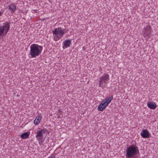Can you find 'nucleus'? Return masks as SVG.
I'll return each instance as SVG.
<instances>
[{
  "label": "nucleus",
  "mask_w": 158,
  "mask_h": 158,
  "mask_svg": "<svg viewBox=\"0 0 158 158\" xmlns=\"http://www.w3.org/2000/svg\"><path fill=\"white\" fill-rule=\"evenodd\" d=\"M109 80V75L105 74L102 76L100 77L98 80V85L99 87L104 88L105 87Z\"/></svg>",
  "instance_id": "4"
},
{
  "label": "nucleus",
  "mask_w": 158,
  "mask_h": 158,
  "mask_svg": "<svg viewBox=\"0 0 158 158\" xmlns=\"http://www.w3.org/2000/svg\"><path fill=\"white\" fill-rule=\"evenodd\" d=\"M42 118V117L40 115L37 116L34 121V124L36 125H38L40 122Z\"/></svg>",
  "instance_id": "12"
},
{
  "label": "nucleus",
  "mask_w": 158,
  "mask_h": 158,
  "mask_svg": "<svg viewBox=\"0 0 158 158\" xmlns=\"http://www.w3.org/2000/svg\"><path fill=\"white\" fill-rule=\"evenodd\" d=\"M71 44V42L70 40L68 39L65 40L63 43V48L64 49H65L68 47H70Z\"/></svg>",
  "instance_id": "11"
},
{
  "label": "nucleus",
  "mask_w": 158,
  "mask_h": 158,
  "mask_svg": "<svg viewBox=\"0 0 158 158\" xmlns=\"http://www.w3.org/2000/svg\"><path fill=\"white\" fill-rule=\"evenodd\" d=\"M126 158H136L137 155L139 154L137 147L134 145H131L128 147L126 150Z\"/></svg>",
  "instance_id": "1"
},
{
  "label": "nucleus",
  "mask_w": 158,
  "mask_h": 158,
  "mask_svg": "<svg viewBox=\"0 0 158 158\" xmlns=\"http://www.w3.org/2000/svg\"><path fill=\"white\" fill-rule=\"evenodd\" d=\"M150 133L148 132L147 130L145 129L143 130L141 133V136L143 138H148L149 137Z\"/></svg>",
  "instance_id": "9"
},
{
  "label": "nucleus",
  "mask_w": 158,
  "mask_h": 158,
  "mask_svg": "<svg viewBox=\"0 0 158 158\" xmlns=\"http://www.w3.org/2000/svg\"><path fill=\"white\" fill-rule=\"evenodd\" d=\"M45 129H41L39 128L37 130L36 135V137L39 141V143L42 141V139L43 138V134H45L47 131Z\"/></svg>",
  "instance_id": "6"
},
{
  "label": "nucleus",
  "mask_w": 158,
  "mask_h": 158,
  "mask_svg": "<svg viewBox=\"0 0 158 158\" xmlns=\"http://www.w3.org/2000/svg\"><path fill=\"white\" fill-rule=\"evenodd\" d=\"M12 11L13 12H14L15 10H12Z\"/></svg>",
  "instance_id": "16"
},
{
  "label": "nucleus",
  "mask_w": 158,
  "mask_h": 158,
  "mask_svg": "<svg viewBox=\"0 0 158 158\" xmlns=\"http://www.w3.org/2000/svg\"><path fill=\"white\" fill-rule=\"evenodd\" d=\"M29 135V134L27 132H25L21 135V138L23 139L27 138Z\"/></svg>",
  "instance_id": "13"
},
{
  "label": "nucleus",
  "mask_w": 158,
  "mask_h": 158,
  "mask_svg": "<svg viewBox=\"0 0 158 158\" xmlns=\"http://www.w3.org/2000/svg\"><path fill=\"white\" fill-rule=\"evenodd\" d=\"M152 30L151 27L150 26H147L145 27L142 31V34L144 37L149 38L151 36Z\"/></svg>",
  "instance_id": "8"
},
{
  "label": "nucleus",
  "mask_w": 158,
  "mask_h": 158,
  "mask_svg": "<svg viewBox=\"0 0 158 158\" xmlns=\"http://www.w3.org/2000/svg\"><path fill=\"white\" fill-rule=\"evenodd\" d=\"M147 105L148 108L153 110L155 109L157 107V105L154 102H148Z\"/></svg>",
  "instance_id": "10"
},
{
  "label": "nucleus",
  "mask_w": 158,
  "mask_h": 158,
  "mask_svg": "<svg viewBox=\"0 0 158 158\" xmlns=\"http://www.w3.org/2000/svg\"><path fill=\"white\" fill-rule=\"evenodd\" d=\"M8 8L10 10H15L16 7L14 4H12L8 7Z\"/></svg>",
  "instance_id": "14"
},
{
  "label": "nucleus",
  "mask_w": 158,
  "mask_h": 158,
  "mask_svg": "<svg viewBox=\"0 0 158 158\" xmlns=\"http://www.w3.org/2000/svg\"><path fill=\"white\" fill-rule=\"evenodd\" d=\"M30 54L31 57L33 58L40 55L43 49L42 47L38 44H33L30 46Z\"/></svg>",
  "instance_id": "2"
},
{
  "label": "nucleus",
  "mask_w": 158,
  "mask_h": 158,
  "mask_svg": "<svg viewBox=\"0 0 158 158\" xmlns=\"http://www.w3.org/2000/svg\"><path fill=\"white\" fill-rule=\"evenodd\" d=\"M9 29V26L8 23L3 24V26H0V37L2 36L4 33L6 35Z\"/></svg>",
  "instance_id": "7"
},
{
  "label": "nucleus",
  "mask_w": 158,
  "mask_h": 158,
  "mask_svg": "<svg viewBox=\"0 0 158 158\" xmlns=\"http://www.w3.org/2000/svg\"><path fill=\"white\" fill-rule=\"evenodd\" d=\"M21 12H22V13H24V12H23V11H22Z\"/></svg>",
  "instance_id": "17"
},
{
  "label": "nucleus",
  "mask_w": 158,
  "mask_h": 158,
  "mask_svg": "<svg viewBox=\"0 0 158 158\" xmlns=\"http://www.w3.org/2000/svg\"><path fill=\"white\" fill-rule=\"evenodd\" d=\"M65 32L64 31V29H63L61 27H58L55 29L54 30L52 31L54 40L55 41L58 40L62 38Z\"/></svg>",
  "instance_id": "3"
},
{
  "label": "nucleus",
  "mask_w": 158,
  "mask_h": 158,
  "mask_svg": "<svg viewBox=\"0 0 158 158\" xmlns=\"http://www.w3.org/2000/svg\"><path fill=\"white\" fill-rule=\"evenodd\" d=\"M3 12H2V11H0V16H1L2 15V14L3 13Z\"/></svg>",
  "instance_id": "15"
},
{
  "label": "nucleus",
  "mask_w": 158,
  "mask_h": 158,
  "mask_svg": "<svg viewBox=\"0 0 158 158\" xmlns=\"http://www.w3.org/2000/svg\"><path fill=\"white\" fill-rule=\"evenodd\" d=\"M113 99V97L112 95L111 97L107 98L105 101V100L102 101L101 104L98 106V110L99 111L103 110Z\"/></svg>",
  "instance_id": "5"
}]
</instances>
